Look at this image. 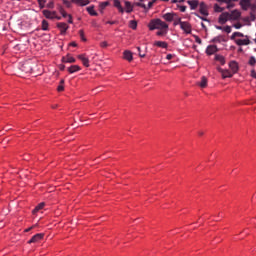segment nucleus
Wrapping results in <instances>:
<instances>
[{"label": "nucleus", "mask_w": 256, "mask_h": 256, "mask_svg": "<svg viewBox=\"0 0 256 256\" xmlns=\"http://www.w3.org/2000/svg\"><path fill=\"white\" fill-rule=\"evenodd\" d=\"M148 27L150 31H155V29L165 30V29H169V24L157 18V19L151 20L150 23L148 24Z\"/></svg>", "instance_id": "1"}, {"label": "nucleus", "mask_w": 256, "mask_h": 256, "mask_svg": "<svg viewBox=\"0 0 256 256\" xmlns=\"http://www.w3.org/2000/svg\"><path fill=\"white\" fill-rule=\"evenodd\" d=\"M20 70L23 73H33V63L31 61H26L20 66Z\"/></svg>", "instance_id": "2"}, {"label": "nucleus", "mask_w": 256, "mask_h": 256, "mask_svg": "<svg viewBox=\"0 0 256 256\" xmlns=\"http://www.w3.org/2000/svg\"><path fill=\"white\" fill-rule=\"evenodd\" d=\"M180 29L186 33V35H191V32L193 31V28L191 26V23L184 21L180 25Z\"/></svg>", "instance_id": "3"}, {"label": "nucleus", "mask_w": 256, "mask_h": 256, "mask_svg": "<svg viewBox=\"0 0 256 256\" xmlns=\"http://www.w3.org/2000/svg\"><path fill=\"white\" fill-rule=\"evenodd\" d=\"M238 47H243V45H251V40L249 39V36L246 35L244 39H237L234 41Z\"/></svg>", "instance_id": "4"}, {"label": "nucleus", "mask_w": 256, "mask_h": 256, "mask_svg": "<svg viewBox=\"0 0 256 256\" xmlns=\"http://www.w3.org/2000/svg\"><path fill=\"white\" fill-rule=\"evenodd\" d=\"M57 28L60 30L61 35H65L67 33V29H69V25L65 22L57 23Z\"/></svg>", "instance_id": "5"}, {"label": "nucleus", "mask_w": 256, "mask_h": 256, "mask_svg": "<svg viewBox=\"0 0 256 256\" xmlns=\"http://www.w3.org/2000/svg\"><path fill=\"white\" fill-rule=\"evenodd\" d=\"M43 237H45V234L43 233H38L36 235H34L29 241L28 243L31 244V243H39Z\"/></svg>", "instance_id": "6"}, {"label": "nucleus", "mask_w": 256, "mask_h": 256, "mask_svg": "<svg viewBox=\"0 0 256 256\" xmlns=\"http://www.w3.org/2000/svg\"><path fill=\"white\" fill-rule=\"evenodd\" d=\"M42 13H43L44 17H46V19H55V17H57L56 11L43 10Z\"/></svg>", "instance_id": "7"}, {"label": "nucleus", "mask_w": 256, "mask_h": 256, "mask_svg": "<svg viewBox=\"0 0 256 256\" xmlns=\"http://www.w3.org/2000/svg\"><path fill=\"white\" fill-rule=\"evenodd\" d=\"M227 21H229V13L224 12L219 16L218 23H220V25H225V23H227Z\"/></svg>", "instance_id": "8"}, {"label": "nucleus", "mask_w": 256, "mask_h": 256, "mask_svg": "<svg viewBox=\"0 0 256 256\" xmlns=\"http://www.w3.org/2000/svg\"><path fill=\"white\" fill-rule=\"evenodd\" d=\"M241 17V12L239 10H233L229 13V21H237Z\"/></svg>", "instance_id": "9"}, {"label": "nucleus", "mask_w": 256, "mask_h": 256, "mask_svg": "<svg viewBox=\"0 0 256 256\" xmlns=\"http://www.w3.org/2000/svg\"><path fill=\"white\" fill-rule=\"evenodd\" d=\"M175 17H177V13H166L162 15L164 21H167L168 23H171Z\"/></svg>", "instance_id": "10"}, {"label": "nucleus", "mask_w": 256, "mask_h": 256, "mask_svg": "<svg viewBox=\"0 0 256 256\" xmlns=\"http://www.w3.org/2000/svg\"><path fill=\"white\" fill-rule=\"evenodd\" d=\"M219 73H221L224 79L233 77V73L229 70H224L223 68H218Z\"/></svg>", "instance_id": "11"}, {"label": "nucleus", "mask_w": 256, "mask_h": 256, "mask_svg": "<svg viewBox=\"0 0 256 256\" xmlns=\"http://www.w3.org/2000/svg\"><path fill=\"white\" fill-rule=\"evenodd\" d=\"M217 51H219V48H217V45H209L206 48V53L208 55H214V53H217Z\"/></svg>", "instance_id": "12"}, {"label": "nucleus", "mask_w": 256, "mask_h": 256, "mask_svg": "<svg viewBox=\"0 0 256 256\" xmlns=\"http://www.w3.org/2000/svg\"><path fill=\"white\" fill-rule=\"evenodd\" d=\"M229 67L233 74H235V73H237V71H239V64H237L236 61H231L229 63Z\"/></svg>", "instance_id": "13"}, {"label": "nucleus", "mask_w": 256, "mask_h": 256, "mask_svg": "<svg viewBox=\"0 0 256 256\" xmlns=\"http://www.w3.org/2000/svg\"><path fill=\"white\" fill-rule=\"evenodd\" d=\"M78 59H80L84 67H89V58L85 57V54L78 55Z\"/></svg>", "instance_id": "14"}, {"label": "nucleus", "mask_w": 256, "mask_h": 256, "mask_svg": "<svg viewBox=\"0 0 256 256\" xmlns=\"http://www.w3.org/2000/svg\"><path fill=\"white\" fill-rule=\"evenodd\" d=\"M187 3H188V5H190V9L192 11H194L195 9H197V7H199V1L198 0H188Z\"/></svg>", "instance_id": "15"}, {"label": "nucleus", "mask_w": 256, "mask_h": 256, "mask_svg": "<svg viewBox=\"0 0 256 256\" xmlns=\"http://www.w3.org/2000/svg\"><path fill=\"white\" fill-rule=\"evenodd\" d=\"M124 59H126V61H129V63H131V61H133V53H131V51L129 50L124 51Z\"/></svg>", "instance_id": "16"}, {"label": "nucleus", "mask_w": 256, "mask_h": 256, "mask_svg": "<svg viewBox=\"0 0 256 256\" xmlns=\"http://www.w3.org/2000/svg\"><path fill=\"white\" fill-rule=\"evenodd\" d=\"M199 11H200L201 15H204L205 17H207V15H209V12L207 11V7L205 6L204 3L200 4Z\"/></svg>", "instance_id": "17"}, {"label": "nucleus", "mask_w": 256, "mask_h": 256, "mask_svg": "<svg viewBox=\"0 0 256 256\" xmlns=\"http://www.w3.org/2000/svg\"><path fill=\"white\" fill-rule=\"evenodd\" d=\"M77 71H81V67L79 65H72L68 67V72L71 74L77 73Z\"/></svg>", "instance_id": "18"}, {"label": "nucleus", "mask_w": 256, "mask_h": 256, "mask_svg": "<svg viewBox=\"0 0 256 256\" xmlns=\"http://www.w3.org/2000/svg\"><path fill=\"white\" fill-rule=\"evenodd\" d=\"M75 58L74 57H72V56H69V55H67V56H64L63 58H62V62L63 63H75Z\"/></svg>", "instance_id": "19"}, {"label": "nucleus", "mask_w": 256, "mask_h": 256, "mask_svg": "<svg viewBox=\"0 0 256 256\" xmlns=\"http://www.w3.org/2000/svg\"><path fill=\"white\" fill-rule=\"evenodd\" d=\"M207 77L202 76L201 77V81L198 83L199 87H201L202 89H205V87H207Z\"/></svg>", "instance_id": "20"}, {"label": "nucleus", "mask_w": 256, "mask_h": 256, "mask_svg": "<svg viewBox=\"0 0 256 256\" xmlns=\"http://www.w3.org/2000/svg\"><path fill=\"white\" fill-rule=\"evenodd\" d=\"M245 36H246V35L243 34V33H241V32H234V33L231 35L230 39H231V41H237V37H245Z\"/></svg>", "instance_id": "21"}, {"label": "nucleus", "mask_w": 256, "mask_h": 256, "mask_svg": "<svg viewBox=\"0 0 256 256\" xmlns=\"http://www.w3.org/2000/svg\"><path fill=\"white\" fill-rule=\"evenodd\" d=\"M110 5H111V3H109V1L101 2L99 4V9H100L101 13H103V10L106 9L107 7H109Z\"/></svg>", "instance_id": "22"}, {"label": "nucleus", "mask_w": 256, "mask_h": 256, "mask_svg": "<svg viewBox=\"0 0 256 256\" xmlns=\"http://www.w3.org/2000/svg\"><path fill=\"white\" fill-rule=\"evenodd\" d=\"M126 13H133V5L131 2L125 1Z\"/></svg>", "instance_id": "23"}, {"label": "nucleus", "mask_w": 256, "mask_h": 256, "mask_svg": "<svg viewBox=\"0 0 256 256\" xmlns=\"http://www.w3.org/2000/svg\"><path fill=\"white\" fill-rule=\"evenodd\" d=\"M154 45H156V47H161L162 49H167L168 47L167 42L163 41H156Z\"/></svg>", "instance_id": "24"}, {"label": "nucleus", "mask_w": 256, "mask_h": 256, "mask_svg": "<svg viewBox=\"0 0 256 256\" xmlns=\"http://www.w3.org/2000/svg\"><path fill=\"white\" fill-rule=\"evenodd\" d=\"M43 207H45V202H41L40 204H38L35 209L32 211V213L35 215V213H38V211H41V209H43Z\"/></svg>", "instance_id": "25"}, {"label": "nucleus", "mask_w": 256, "mask_h": 256, "mask_svg": "<svg viewBox=\"0 0 256 256\" xmlns=\"http://www.w3.org/2000/svg\"><path fill=\"white\" fill-rule=\"evenodd\" d=\"M215 61H219V63H221V65H225V57H223L222 55L216 54Z\"/></svg>", "instance_id": "26"}, {"label": "nucleus", "mask_w": 256, "mask_h": 256, "mask_svg": "<svg viewBox=\"0 0 256 256\" xmlns=\"http://www.w3.org/2000/svg\"><path fill=\"white\" fill-rule=\"evenodd\" d=\"M172 21H174V23H173L174 26H177V25L181 26V23L184 22V21L181 20V17H179V16H175Z\"/></svg>", "instance_id": "27"}, {"label": "nucleus", "mask_w": 256, "mask_h": 256, "mask_svg": "<svg viewBox=\"0 0 256 256\" xmlns=\"http://www.w3.org/2000/svg\"><path fill=\"white\" fill-rule=\"evenodd\" d=\"M218 3H226L227 5V9H231V7H233V5L231 4L232 0H216Z\"/></svg>", "instance_id": "28"}, {"label": "nucleus", "mask_w": 256, "mask_h": 256, "mask_svg": "<svg viewBox=\"0 0 256 256\" xmlns=\"http://www.w3.org/2000/svg\"><path fill=\"white\" fill-rule=\"evenodd\" d=\"M87 11H88L89 15H92L93 17L97 16V12H95V7L89 6L87 8Z\"/></svg>", "instance_id": "29"}, {"label": "nucleus", "mask_w": 256, "mask_h": 256, "mask_svg": "<svg viewBox=\"0 0 256 256\" xmlns=\"http://www.w3.org/2000/svg\"><path fill=\"white\" fill-rule=\"evenodd\" d=\"M42 31H49V22L47 20L42 21Z\"/></svg>", "instance_id": "30"}, {"label": "nucleus", "mask_w": 256, "mask_h": 256, "mask_svg": "<svg viewBox=\"0 0 256 256\" xmlns=\"http://www.w3.org/2000/svg\"><path fill=\"white\" fill-rule=\"evenodd\" d=\"M65 80H61L60 81V84H59V86L57 87V91H59V92H61V91H65Z\"/></svg>", "instance_id": "31"}, {"label": "nucleus", "mask_w": 256, "mask_h": 256, "mask_svg": "<svg viewBox=\"0 0 256 256\" xmlns=\"http://www.w3.org/2000/svg\"><path fill=\"white\" fill-rule=\"evenodd\" d=\"M223 41V36H216L211 40V43H221Z\"/></svg>", "instance_id": "32"}, {"label": "nucleus", "mask_w": 256, "mask_h": 256, "mask_svg": "<svg viewBox=\"0 0 256 256\" xmlns=\"http://www.w3.org/2000/svg\"><path fill=\"white\" fill-rule=\"evenodd\" d=\"M129 25L131 29H137V21L131 20Z\"/></svg>", "instance_id": "33"}, {"label": "nucleus", "mask_w": 256, "mask_h": 256, "mask_svg": "<svg viewBox=\"0 0 256 256\" xmlns=\"http://www.w3.org/2000/svg\"><path fill=\"white\" fill-rule=\"evenodd\" d=\"M79 36L82 41H87V38H85V32L83 30L79 31Z\"/></svg>", "instance_id": "34"}, {"label": "nucleus", "mask_w": 256, "mask_h": 256, "mask_svg": "<svg viewBox=\"0 0 256 256\" xmlns=\"http://www.w3.org/2000/svg\"><path fill=\"white\" fill-rule=\"evenodd\" d=\"M255 63H256L255 56H251L249 59V65H251L253 67V66H255Z\"/></svg>", "instance_id": "35"}, {"label": "nucleus", "mask_w": 256, "mask_h": 256, "mask_svg": "<svg viewBox=\"0 0 256 256\" xmlns=\"http://www.w3.org/2000/svg\"><path fill=\"white\" fill-rule=\"evenodd\" d=\"M214 11H216V13H221L223 12V8L218 6L217 4L214 5Z\"/></svg>", "instance_id": "36"}, {"label": "nucleus", "mask_w": 256, "mask_h": 256, "mask_svg": "<svg viewBox=\"0 0 256 256\" xmlns=\"http://www.w3.org/2000/svg\"><path fill=\"white\" fill-rule=\"evenodd\" d=\"M167 31H168V29L160 30V31L157 32V35L159 37H161L163 35H167Z\"/></svg>", "instance_id": "37"}, {"label": "nucleus", "mask_w": 256, "mask_h": 256, "mask_svg": "<svg viewBox=\"0 0 256 256\" xmlns=\"http://www.w3.org/2000/svg\"><path fill=\"white\" fill-rule=\"evenodd\" d=\"M59 11H60L62 17H69V14H67V12L65 11V9L60 8Z\"/></svg>", "instance_id": "38"}, {"label": "nucleus", "mask_w": 256, "mask_h": 256, "mask_svg": "<svg viewBox=\"0 0 256 256\" xmlns=\"http://www.w3.org/2000/svg\"><path fill=\"white\" fill-rule=\"evenodd\" d=\"M38 4L40 9H43L45 7V0H38Z\"/></svg>", "instance_id": "39"}, {"label": "nucleus", "mask_w": 256, "mask_h": 256, "mask_svg": "<svg viewBox=\"0 0 256 256\" xmlns=\"http://www.w3.org/2000/svg\"><path fill=\"white\" fill-rule=\"evenodd\" d=\"M114 7H116V9H119L121 7V2L119 0H114Z\"/></svg>", "instance_id": "40"}, {"label": "nucleus", "mask_w": 256, "mask_h": 256, "mask_svg": "<svg viewBox=\"0 0 256 256\" xmlns=\"http://www.w3.org/2000/svg\"><path fill=\"white\" fill-rule=\"evenodd\" d=\"M233 27L235 29H241V27H243V24H241V22H238V23L233 24Z\"/></svg>", "instance_id": "41"}, {"label": "nucleus", "mask_w": 256, "mask_h": 256, "mask_svg": "<svg viewBox=\"0 0 256 256\" xmlns=\"http://www.w3.org/2000/svg\"><path fill=\"white\" fill-rule=\"evenodd\" d=\"M223 31H225V33H231V26H225Z\"/></svg>", "instance_id": "42"}, {"label": "nucleus", "mask_w": 256, "mask_h": 256, "mask_svg": "<svg viewBox=\"0 0 256 256\" xmlns=\"http://www.w3.org/2000/svg\"><path fill=\"white\" fill-rule=\"evenodd\" d=\"M137 7H142V9H147V6L141 2L136 3Z\"/></svg>", "instance_id": "43"}, {"label": "nucleus", "mask_w": 256, "mask_h": 256, "mask_svg": "<svg viewBox=\"0 0 256 256\" xmlns=\"http://www.w3.org/2000/svg\"><path fill=\"white\" fill-rule=\"evenodd\" d=\"M179 10L181 13H185V11H187V6H179Z\"/></svg>", "instance_id": "44"}, {"label": "nucleus", "mask_w": 256, "mask_h": 256, "mask_svg": "<svg viewBox=\"0 0 256 256\" xmlns=\"http://www.w3.org/2000/svg\"><path fill=\"white\" fill-rule=\"evenodd\" d=\"M137 49H138V55H139V57H141V58H143V57H145V54H143L142 52H141V47H137Z\"/></svg>", "instance_id": "45"}, {"label": "nucleus", "mask_w": 256, "mask_h": 256, "mask_svg": "<svg viewBox=\"0 0 256 256\" xmlns=\"http://www.w3.org/2000/svg\"><path fill=\"white\" fill-rule=\"evenodd\" d=\"M63 4L66 5V7H71V2H69V0H63Z\"/></svg>", "instance_id": "46"}, {"label": "nucleus", "mask_w": 256, "mask_h": 256, "mask_svg": "<svg viewBox=\"0 0 256 256\" xmlns=\"http://www.w3.org/2000/svg\"><path fill=\"white\" fill-rule=\"evenodd\" d=\"M48 9H53L55 7V4L53 2H49L47 4Z\"/></svg>", "instance_id": "47"}, {"label": "nucleus", "mask_w": 256, "mask_h": 256, "mask_svg": "<svg viewBox=\"0 0 256 256\" xmlns=\"http://www.w3.org/2000/svg\"><path fill=\"white\" fill-rule=\"evenodd\" d=\"M153 3H155L154 0H153V1H150V2L148 3V7H146V9H151V7H153Z\"/></svg>", "instance_id": "48"}, {"label": "nucleus", "mask_w": 256, "mask_h": 256, "mask_svg": "<svg viewBox=\"0 0 256 256\" xmlns=\"http://www.w3.org/2000/svg\"><path fill=\"white\" fill-rule=\"evenodd\" d=\"M196 43H198V45H201V43H203V41L201 40V38H199V36H196Z\"/></svg>", "instance_id": "49"}, {"label": "nucleus", "mask_w": 256, "mask_h": 256, "mask_svg": "<svg viewBox=\"0 0 256 256\" xmlns=\"http://www.w3.org/2000/svg\"><path fill=\"white\" fill-rule=\"evenodd\" d=\"M68 23H73V17L71 16V14L68 15Z\"/></svg>", "instance_id": "50"}, {"label": "nucleus", "mask_w": 256, "mask_h": 256, "mask_svg": "<svg viewBox=\"0 0 256 256\" xmlns=\"http://www.w3.org/2000/svg\"><path fill=\"white\" fill-rule=\"evenodd\" d=\"M166 59L171 61V59H173V54H167Z\"/></svg>", "instance_id": "51"}, {"label": "nucleus", "mask_w": 256, "mask_h": 256, "mask_svg": "<svg viewBox=\"0 0 256 256\" xmlns=\"http://www.w3.org/2000/svg\"><path fill=\"white\" fill-rule=\"evenodd\" d=\"M119 13H125V9H123V6H120L118 8Z\"/></svg>", "instance_id": "52"}, {"label": "nucleus", "mask_w": 256, "mask_h": 256, "mask_svg": "<svg viewBox=\"0 0 256 256\" xmlns=\"http://www.w3.org/2000/svg\"><path fill=\"white\" fill-rule=\"evenodd\" d=\"M34 227H35V226H32V227H30V228H27V229L25 230V233H29V231H31V230L34 229Z\"/></svg>", "instance_id": "53"}, {"label": "nucleus", "mask_w": 256, "mask_h": 256, "mask_svg": "<svg viewBox=\"0 0 256 256\" xmlns=\"http://www.w3.org/2000/svg\"><path fill=\"white\" fill-rule=\"evenodd\" d=\"M100 45H101V47L105 48V47H107V42H102Z\"/></svg>", "instance_id": "54"}, {"label": "nucleus", "mask_w": 256, "mask_h": 256, "mask_svg": "<svg viewBox=\"0 0 256 256\" xmlns=\"http://www.w3.org/2000/svg\"><path fill=\"white\" fill-rule=\"evenodd\" d=\"M82 5H89V0H84V2L82 3Z\"/></svg>", "instance_id": "55"}, {"label": "nucleus", "mask_w": 256, "mask_h": 256, "mask_svg": "<svg viewBox=\"0 0 256 256\" xmlns=\"http://www.w3.org/2000/svg\"><path fill=\"white\" fill-rule=\"evenodd\" d=\"M216 29H218V31L223 30V26H216Z\"/></svg>", "instance_id": "56"}, {"label": "nucleus", "mask_w": 256, "mask_h": 256, "mask_svg": "<svg viewBox=\"0 0 256 256\" xmlns=\"http://www.w3.org/2000/svg\"><path fill=\"white\" fill-rule=\"evenodd\" d=\"M107 24L108 25H115V22L114 21H108Z\"/></svg>", "instance_id": "57"}, {"label": "nucleus", "mask_w": 256, "mask_h": 256, "mask_svg": "<svg viewBox=\"0 0 256 256\" xmlns=\"http://www.w3.org/2000/svg\"><path fill=\"white\" fill-rule=\"evenodd\" d=\"M60 71H65V65L60 66Z\"/></svg>", "instance_id": "58"}, {"label": "nucleus", "mask_w": 256, "mask_h": 256, "mask_svg": "<svg viewBox=\"0 0 256 256\" xmlns=\"http://www.w3.org/2000/svg\"><path fill=\"white\" fill-rule=\"evenodd\" d=\"M54 19H57V21H61V17L57 16V14H56V17H54Z\"/></svg>", "instance_id": "59"}, {"label": "nucleus", "mask_w": 256, "mask_h": 256, "mask_svg": "<svg viewBox=\"0 0 256 256\" xmlns=\"http://www.w3.org/2000/svg\"><path fill=\"white\" fill-rule=\"evenodd\" d=\"M70 45H71L72 47H76V46H77V43L72 42Z\"/></svg>", "instance_id": "60"}, {"label": "nucleus", "mask_w": 256, "mask_h": 256, "mask_svg": "<svg viewBox=\"0 0 256 256\" xmlns=\"http://www.w3.org/2000/svg\"><path fill=\"white\" fill-rule=\"evenodd\" d=\"M81 0H71V3H79Z\"/></svg>", "instance_id": "61"}, {"label": "nucleus", "mask_w": 256, "mask_h": 256, "mask_svg": "<svg viewBox=\"0 0 256 256\" xmlns=\"http://www.w3.org/2000/svg\"><path fill=\"white\" fill-rule=\"evenodd\" d=\"M200 19H202V21H208L207 18L204 17H200Z\"/></svg>", "instance_id": "62"}, {"label": "nucleus", "mask_w": 256, "mask_h": 256, "mask_svg": "<svg viewBox=\"0 0 256 256\" xmlns=\"http://www.w3.org/2000/svg\"><path fill=\"white\" fill-rule=\"evenodd\" d=\"M204 133L203 131L198 132V135L202 136Z\"/></svg>", "instance_id": "63"}, {"label": "nucleus", "mask_w": 256, "mask_h": 256, "mask_svg": "<svg viewBox=\"0 0 256 256\" xmlns=\"http://www.w3.org/2000/svg\"><path fill=\"white\" fill-rule=\"evenodd\" d=\"M201 26L205 29V24L204 23H202Z\"/></svg>", "instance_id": "64"}]
</instances>
